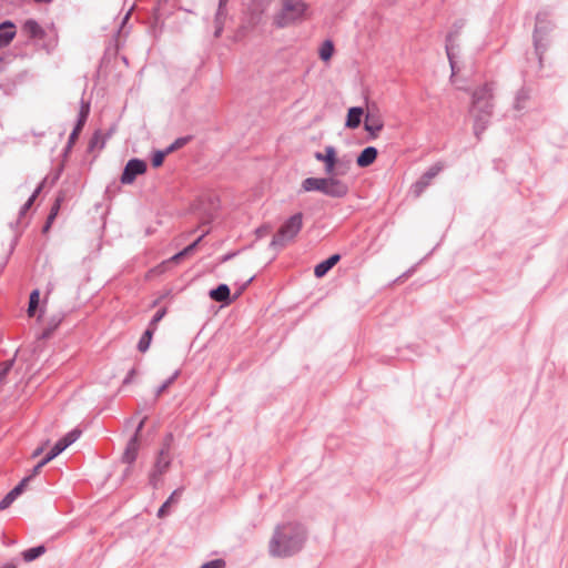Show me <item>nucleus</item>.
<instances>
[{"label": "nucleus", "mask_w": 568, "mask_h": 568, "mask_svg": "<svg viewBox=\"0 0 568 568\" xmlns=\"http://www.w3.org/2000/svg\"><path fill=\"white\" fill-rule=\"evenodd\" d=\"M30 477H24L12 490L0 501V509H7L28 487Z\"/></svg>", "instance_id": "obj_11"}, {"label": "nucleus", "mask_w": 568, "mask_h": 568, "mask_svg": "<svg viewBox=\"0 0 568 568\" xmlns=\"http://www.w3.org/2000/svg\"><path fill=\"white\" fill-rule=\"evenodd\" d=\"M82 128H83V125H80V122H78L77 126L74 128V130L72 131V133L69 138L70 144L73 143L78 139V135H79L80 131L82 130Z\"/></svg>", "instance_id": "obj_36"}, {"label": "nucleus", "mask_w": 568, "mask_h": 568, "mask_svg": "<svg viewBox=\"0 0 568 568\" xmlns=\"http://www.w3.org/2000/svg\"><path fill=\"white\" fill-rule=\"evenodd\" d=\"M333 53H334L333 42L328 41V40L323 42V44L321 45V49H320V58L323 61L327 62L333 57Z\"/></svg>", "instance_id": "obj_22"}, {"label": "nucleus", "mask_w": 568, "mask_h": 568, "mask_svg": "<svg viewBox=\"0 0 568 568\" xmlns=\"http://www.w3.org/2000/svg\"><path fill=\"white\" fill-rule=\"evenodd\" d=\"M30 477H24L12 490L0 501V509H7L28 487Z\"/></svg>", "instance_id": "obj_10"}, {"label": "nucleus", "mask_w": 568, "mask_h": 568, "mask_svg": "<svg viewBox=\"0 0 568 568\" xmlns=\"http://www.w3.org/2000/svg\"><path fill=\"white\" fill-rule=\"evenodd\" d=\"M16 36V27L13 23L7 21L0 24V48L10 43Z\"/></svg>", "instance_id": "obj_15"}, {"label": "nucleus", "mask_w": 568, "mask_h": 568, "mask_svg": "<svg viewBox=\"0 0 568 568\" xmlns=\"http://www.w3.org/2000/svg\"><path fill=\"white\" fill-rule=\"evenodd\" d=\"M81 435L79 429H73L68 433L64 437L57 442V444L52 447L53 453L60 455L64 449H67L71 444H73Z\"/></svg>", "instance_id": "obj_13"}, {"label": "nucleus", "mask_w": 568, "mask_h": 568, "mask_svg": "<svg viewBox=\"0 0 568 568\" xmlns=\"http://www.w3.org/2000/svg\"><path fill=\"white\" fill-rule=\"evenodd\" d=\"M166 314V308H161L156 312V314L153 316L152 321L149 324V327L156 329L158 323L164 317Z\"/></svg>", "instance_id": "obj_27"}, {"label": "nucleus", "mask_w": 568, "mask_h": 568, "mask_svg": "<svg viewBox=\"0 0 568 568\" xmlns=\"http://www.w3.org/2000/svg\"><path fill=\"white\" fill-rule=\"evenodd\" d=\"M244 288H245V286H243L242 288H240V291L237 292V294L235 295V297H239V296L242 294V292L244 291Z\"/></svg>", "instance_id": "obj_42"}, {"label": "nucleus", "mask_w": 568, "mask_h": 568, "mask_svg": "<svg viewBox=\"0 0 568 568\" xmlns=\"http://www.w3.org/2000/svg\"><path fill=\"white\" fill-rule=\"evenodd\" d=\"M11 568H16V567L12 566Z\"/></svg>", "instance_id": "obj_44"}, {"label": "nucleus", "mask_w": 568, "mask_h": 568, "mask_svg": "<svg viewBox=\"0 0 568 568\" xmlns=\"http://www.w3.org/2000/svg\"><path fill=\"white\" fill-rule=\"evenodd\" d=\"M142 426H143V420L140 423L136 433L140 432ZM139 446H140V444H139L138 434H135L134 437L129 442V444L123 453L122 458L125 463L132 464L135 460L138 450H139Z\"/></svg>", "instance_id": "obj_12"}, {"label": "nucleus", "mask_w": 568, "mask_h": 568, "mask_svg": "<svg viewBox=\"0 0 568 568\" xmlns=\"http://www.w3.org/2000/svg\"><path fill=\"white\" fill-rule=\"evenodd\" d=\"M201 568H225V561L223 559H215L204 564Z\"/></svg>", "instance_id": "obj_30"}, {"label": "nucleus", "mask_w": 568, "mask_h": 568, "mask_svg": "<svg viewBox=\"0 0 568 568\" xmlns=\"http://www.w3.org/2000/svg\"><path fill=\"white\" fill-rule=\"evenodd\" d=\"M58 455L55 453H53V450L51 449L44 458H42L40 462L43 464V466H45L49 462H51L52 459H54Z\"/></svg>", "instance_id": "obj_37"}, {"label": "nucleus", "mask_w": 568, "mask_h": 568, "mask_svg": "<svg viewBox=\"0 0 568 568\" xmlns=\"http://www.w3.org/2000/svg\"><path fill=\"white\" fill-rule=\"evenodd\" d=\"M45 551L44 546H38L34 548H30L22 552V557L26 561H32L43 555Z\"/></svg>", "instance_id": "obj_24"}, {"label": "nucleus", "mask_w": 568, "mask_h": 568, "mask_svg": "<svg viewBox=\"0 0 568 568\" xmlns=\"http://www.w3.org/2000/svg\"><path fill=\"white\" fill-rule=\"evenodd\" d=\"M48 444V442H45L43 445L39 446L38 448H36L31 455L32 458H37L38 456H40L44 448H45V445Z\"/></svg>", "instance_id": "obj_39"}, {"label": "nucleus", "mask_w": 568, "mask_h": 568, "mask_svg": "<svg viewBox=\"0 0 568 568\" xmlns=\"http://www.w3.org/2000/svg\"><path fill=\"white\" fill-rule=\"evenodd\" d=\"M220 32H221V29H217L216 32H215V36L219 37Z\"/></svg>", "instance_id": "obj_43"}, {"label": "nucleus", "mask_w": 568, "mask_h": 568, "mask_svg": "<svg viewBox=\"0 0 568 568\" xmlns=\"http://www.w3.org/2000/svg\"><path fill=\"white\" fill-rule=\"evenodd\" d=\"M210 297L216 302L230 303V288L226 284L219 285L210 292Z\"/></svg>", "instance_id": "obj_19"}, {"label": "nucleus", "mask_w": 568, "mask_h": 568, "mask_svg": "<svg viewBox=\"0 0 568 568\" xmlns=\"http://www.w3.org/2000/svg\"><path fill=\"white\" fill-rule=\"evenodd\" d=\"M136 371L133 368L129 372V375L126 377V379L124 381V383H129L135 375Z\"/></svg>", "instance_id": "obj_41"}, {"label": "nucleus", "mask_w": 568, "mask_h": 568, "mask_svg": "<svg viewBox=\"0 0 568 568\" xmlns=\"http://www.w3.org/2000/svg\"><path fill=\"white\" fill-rule=\"evenodd\" d=\"M303 214L296 213L291 216L277 231L272 240V245L284 246L291 242L301 231Z\"/></svg>", "instance_id": "obj_5"}, {"label": "nucleus", "mask_w": 568, "mask_h": 568, "mask_svg": "<svg viewBox=\"0 0 568 568\" xmlns=\"http://www.w3.org/2000/svg\"><path fill=\"white\" fill-rule=\"evenodd\" d=\"M189 138H180L178 140H175L168 149H166V153H172L174 152L175 150L184 146L187 142H189Z\"/></svg>", "instance_id": "obj_26"}, {"label": "nucleus", "mask_w": 568, "mask_h": 568, "mask_svg": "<svg viewBox=\"0 0 568 568\" xmlns=\"http://www.w3.org/2000/svg\"><path fill=\"white\" fill-rule=\"evenodd\" d=\"M364 128L372 138H377L384 128L382 115L377 111H368L365 116Z\"/></svg>", "instance_id": "obj_7"}, {"label": "nucleus", "mask_w": 568, "mask_h": 568, "mask_svg": "<svg viewBox=\"0 0 568 568\" xmlns=\"http://www.w3.org/2000/svg\"><path fill=\"white\" fill-rule=\"evenodd\" d=\"M180 372L176 371L173 376L160 388L159 393L163 392L171 383H173L178 376H179Z\"/></svg>", "instance_id": "obj_38"}, {"label": "nucleus", "mask_w": 568, "mask_h": 568, "mask_svg": "<svg viewBox=\"0 0 568 568\" xmlns=\"http://www.w3.org/2000/svg\"><path fill=\"white\" fill-rule=\"evenodd\" d=\"M146 164L142 160L133 159L130 160L122 173L121 182L123 184H131L138 175H141L145 172Z\"/></svg>", "instance_id": "obj_6"}, {"label": "nucleus", "mask_w": 568, "mask_h": 568, "mask_svg": "<svg viewBox=\"0 0 568 568\" xmlns=\"http://www.w3.org/2000/svg\"><path fill=\"white\" fill-rule=\"evenodd\" d=\"M61 202H62V196H58L53 206L51 207V212L48 216V220H47V223L43 227V232H48V230L50 229L53 220L55 219V216L58 215L59 213V210H60V205H61Z\"/></svg>", "instance_id": "obj_21"}, {"label": "nucleus", "mask_w": 568, "mask_h": 568, "mask_svg": "<svg viewBox=\"0 0 568 568\" xmlns=\"http://www.w3.org/2000/svg\"><path fill=\"white\" fill-rule=\"evenodd\" d=\"M166 150L164 152H156L152 158V165L154 168H159L163 164L165 155H168Z\"/></svg>", "instance_id": "obj_29"}, {"label": "nucleus", "mask_w": 568, "mask_h": 568, "mask_svg": "<svg viewBox=\"0 0 568 568\" xmlns=\"http://www.w3.org/2000/svg\"><path fill=\"white\" fill-rule=\"evenodd\" d=\"M314 158L324 164L326 176L305 179L302 182V190L304 192L317 191L334 199L346 197L349 193V185L346 181L339 179L338 175L346 173L348 164L343 163L338 158L336 148L326 145L323 152H316Z\"/></svg>", "instance_id": "obj_1"}, {"label": "nucleus", "mask_w": 568, "mask_h": 568, "mask_svg": "<svg viewBox=\"0 0 568 568\" xmlns=\"http://www.w3.org/2000/svg\"><path fill=\"white\" fill-rule=\"evenodd\" d=\"M170 466V457L168 453L161 452L154 465V470L150 476V481L153 487L158 486L161 475H163Z\"/></svg>", "instance_id": "obj_8"}, {"label": "nucleus", "mask_w": 568, "mask_h": 568, "mask_svg": "<svg viewBox=\"0 0 568 568\" xmlns=\"http://www.w3.org/2000/svg\"><path fill=\"white\" fill-rule=\"evenodd\" d=\"M434 176V174H426L424 175L423 180L416 184V187L418 189V194L423 191V189L429 183L430 179Z\"/></svg>", "instance_id": "obj_33"}, {"label": "nucleus", "mask_w": 568, "mask_h": 568, "mask_svg": "<svg viewBox=\"0 0 568 568\" xmlns=\"http://www.w3.org/2000/svg\"><path fill=\"white\" fill-rule=\"evenodd\" d=\"M40 190H41V186H39L34 192L33 194L29 197V200L26 202V204L23 205L22 207V213L27 212L31 205L33 204L36 197L38 196V194L40 193Z\"/></svg>", "instance_id": "obj_31"}, {"label": "nucleus", "mask_w": 568, "mask_h": 568, "mask_svg": "<svg viewBox=\"0 0 568 568\" xmlns=\"http://www.w3.org/2000/svg\"><path fill=\"white\" fill-rule=\"evenodd\" d=\"M42 468H43V464H42L41 462H39V463L34 466V468L32 469V473H31V475L29 476V477H30V479H31L32 477H34V476H37V475H39Z\"/></svg>", "instance_id": "obj_40"}, {"label": "nucleus", "mask_w": 568, "mask_h": 568, "mask_svg": "<svg viewBox=\"0 0 568 568\" xmlns=\"http://www.w3.org/2000/svg\"><path fill=\"white\" fill-rule=\"evenodd\" d=\"M40 301V292L39 290H34L30 294L29 306H28V316L32 317L36 314L37 307Z\"/></svg>", "instance_id": "obj_23"}, {"label": "nucleus", "mask_w": 568, "mask_h": 568, "mask_svg": "<svg viewBox=\"0 0 568 568\" xmlns=\"http://www.w3.org/2000/svg\"><path fill=\"white\" fill-rule=\"evenodd\" d=\"M303 541V531L297 525L278 527L270 542V552L273 556H290L300 549Z\"/></svg>", "instance_id": "obj_2"}, {"label": "nucleus", "mask_w": 568, "mask_h": 568, "mask_svg": "<svg viewBox=\"0 0 568 568\" xmlns=\"http://www.w3.org/2000/svg\"><path fill=\"white\" fill-rule=\"evenodd\" d=\"M23 30L31 37H38L42 33L41 27L34 20H27Z\"/></svg>", "instance_id": "obj_25"}, {"label": "nucleus", "mask_w": 568, "mask_h": 568, "mask_svg": "<svg viewBox=\"0 0 568 568\" xmlns=\"http://www.w3.org/2000/svg\"><path fill=\"white\" fill-rule=\"evenodd\" d=\"M30 477H24L12 490L0 501V509H7L28 487Z\"/></svg>", "instance_id": "obj_9"}, {"label": "nucleus", "mask_w": 568, "mask_h": 568, "mask_svg": "<svg viewBox=\"0 0 568 568\" xmlns=\"http://www.w3.org/2000/svg\"><path fill=\"white\" fill-rule=\"evenodd\" d=\"M377 149L374 146L365 148L356 159V164L359 168H367L373 164L377 158Z\"/></svg>", "instance_id": "obj_14"}, {"label": "nucleus", "mask_w": 568, "mask_h": 568, "mask_svg": "<svg viewBox=\"0 0 568 568\" xmlns=\"http://www.w3.org/2000/svg\"><path fill=\"white\" fill-rule=\"evenodd\" d=\"M339 261V255L334 254L329 256L327 260L317 264L314 270V274L316 277L324 276L337 262Z\"/></svg>", "instance_id": "obj_16"}, {"label": "nucleus", "mask_w": 568, "mask_h": 568, "mask_svg": "<svg viewBox=\"0 0 568 568\" xmlns=\"http://www.w3.org/2000/svg\"><path fill=\"white\" fill-rule=\"evenodd\" d=\"M201 239L202 237H199L194 243L190 244L184 250H182L178 254L173 255L170 260L163 262L160 267L166 268L172 263H179L184 256H187L189 254H191L194 251L195 246L201 241Z\"/></svg>", "instance_id": "obj_17"}, {"label": "nucleus", "mask_w": 568, "mask_h": 568, "mask_svg": "<svg viewBox=\"0 0 568 568\" xmlns=\"http://www.w3.org/2000/svg\"><path fill=\"white\" fill-rule=\"evenodd\" d=\"M281 8L273 16V24L283 29L305 18L307 4L304 0H282Z\"/></svg>", "instance_id": "obj_3"}, {"label": "nucleus", "mask_w": 568, "mask_h": 568, "mask_svg": "<svg viewBox=\"0 0 568 568\" xmlns=\"http://www.w3.org/2000/svg\"><path fill=\"white\" fill-rule=\"evenodd\" d=\"M12 367V362L7 361L0 364V379H3Z\"/></svg>", "instance_id": "obj_32"}, {"label": "nucleus", "mask_w": 568, "mask_h": 568, "mask_svg": "<svg viewBox=\"0 0 568 568\" xmlns=\"http://www.w3.org/2000/svg\"><path fill=\"white\" fill-rule=\"evenodd\" d=\"M89 111H90V105L88 102H84L82 101V104H81V111H80V119L78 122H80V125H84V122L87 120V116L89 114Z\"/></svg>", "instance_id": "obj_28"}, {"label": "nucleus", "mask_w": 568, "mask_h": 568, "mask_svg": "<svg viewBox=\"0 0 568 568\" xmlns=\"http://www.w3.org/2000/svg\"><path fill=\"white\" fill-rule=\"evenodd\" d=\"M362 108H351L347 112L346 126L349 129H356L361 124L363 116Z\"/></svg>", "instance_id": "obj_18"}, {"label": "nucleus", "mask_w": 568, "mask_h": 568, "mask_svg": "<svg viewBox=\"0 0 568 568\" xmlns=\"http://www.w3.org/2000/svg\"><path fill=\"white\" fill-rule=\"evenodd\" d=\"M182 493H183V488H179V489H175L171 496L168 498V503L170 505L174 504V503H178L179 498L182 496Z\"/></svg>", "instance_id": "obj_34"}, {"label": "nucleus", "mask_w": 568, "mask_h": 568, "mask_svg": "<svg viewBox=\"0 0 568 568\" xmlns=\"http://www.w3.org/2000/svg\"><path fill=\"white\" fill-rule=\"evenodd\" d=\"M170 507H171V505H170L168 501H165V503L160 507V509H159V511H158V517H159V518H163V517H165V516L169 514Z\"/></svg>", "instance_id": "obj_35"}, {"label": "nucleus", "mask_w": 568, "mask_h": 568, "mask_svg": "<svg viewBox=\"0 0 568 568\" xmlns=\"http://www.w3.org/2000/svg\"><path fill=\"white\" fill-rule=\"evenodd\" d=\"M493 89L488 84L481 85L474 91L470 112L477 121H487L493 109Z\"/></svg>", "instance_id": "obj_4"}, {"label": "nucleus", "mask_w": 568, "mask_h": 568, "mask_svg": "<svg viewBox=\"0 0 568 568\" xmlns=\"http://www.w3.org/2000/svg\"><path fill=\"white\" fill-rule=\"evenodd\" d=\"M154 331L153 328L149 327L144 333L143 335L141 336L139 343H138V349L141 352V353H145L149 347H150V344H151V341H152V337H153V334H154Z\"/></svg>", "instance_id": "obj_20"}]
</instances>
